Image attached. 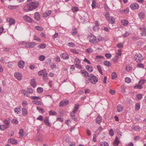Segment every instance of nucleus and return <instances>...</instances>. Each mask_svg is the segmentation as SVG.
I'll return each instance as SVG.
<instances>
[{"instance_id": "f257e3e1", "label": "nucleus", "mask_w": 146, "mask_h": 146, "mask_svg": "<svg viewBox=\"0 0 146 146\" xmlns=\"http://www.w3.org/2000/svg\"><path fill=\"white\" fill-rule=\"evenodd\" d=\"M98 78L96 76L92 74L90 75L89 80L91 83L93 84H96L98 82Z\"/></svg>"}, {"instance_id": "f03ea898", "label": "nucleus", "mask_w": 146, "mask_h": 146, "mask_svg": "<svg viewBox=\"0 0 146 146\" xmlns=\"http://www.w3.org/2000/svg\"><path fill=\"white\" fill-rule=\"evenodd\" d=\"M29 3L32 10L37 8L39 5L38 1H33Z\"/></svg>"}, {"instance_id": "7ed1b4c3", "label": "nucleus", "mask_w": 146, "mask_h": 146, "mask_svg": "<svg viewBox=\"0 0 146 146\" xmlns=\"http://www.w3.org/2000/svg\"><path fill=\"white\" fill-rule=\"evenodd\" d=\"M90 42L92 43H96L97 42L98 40L96 37L92 35H90L88 36Z\"/></svg>"}, {"instance_id": "20e7f679", "label": "nucleus", "mask_w": 146, "mask_h": 146, "mask_svg": "<svg viewBox=\"0 0 146 146\" xmlns=\"http://www.w3.org/2000/svg\"><path fill=\"white\" fill-rule=\"evenodd\" d=\"M134 58L135 60L137 62H140L143 60V57L140 54H136Z\"/></svg>"}, {"instance_id": "39448f33", "label": "nucleus", "mask_w": 146, "mask_h": 146, "mask_svg": "<svg viewBox=\"0 0 146 146\" xmlns=\"http://www.w3.org/2000/svg\"><path fill=\"white\" fill-rule=\"evenodd\" d=\"M25 45V47L27 48H34L36 45V44L34 42H31L26 43Z\"/></svg>"}, {"instance_id": "423d86ee", "label": "nucleus", "mask_w": 146, "mask_h": 146, "mask_svg": "<svg viewBox=\"0 0 146 146\" xmlns=\"http://www.w3.org/2000/svg\"><path fill=\"white\" fill-rule=\"evenodd\" d=\"M38 74L39 75H43V79H45L44 77H46V76L48 75L47 73H46V70L45 69L41 70L38 72Z\"/></svg>"}, {"instance_id": "0eeeda50", "label": "nucleus", "mask_w": 146, "mask_h": 146, "mask_svg": "<svg viewBox=\"0 0 146 146\" xmlns=\"http://www.w3.org/2000/svg\"><path fill=\"white\" fill-rule=\"evenodd\" d=\"M23 19L25 21L29 23H31L33 22V19L27 15H24L23 16Z\"/></svg>"}, {"instance_id": "6e6552de", "label": "nucleus", "mask_w": 146, "mask_h": 146, "mask_svg": "<svg viewBox=\"0 0 146 146\" xmlns=\"http://www.w3.org/2000/svg\"><path fill=\"white\" fill-rule=\"evenodd\" d=\"M130 7L132 9H137L139 8V6L138 3H135L131 5Z\"/></svg>"}, {"instance_id": "1a4fd4ad", "label": "nucleus", "mask_w": 146, "mask_h": 146, "mask_svg": "<svg viewBox=\"0 0 146 146\" xmlns=\"http://www.w3.org/2000/svg\"><path fill=\"white\" fill-rule=\"evenodd\" d=\"M24 10L26 12L32 11L29 3H27L24 7Z\"/></svg>"}, {"instance_id": "9d476101", "label": "nucleus", "mask_w": 146, "mask_h": 146, "mask_svg": "<svg viewBox=\"0 0 146 146\" xmlns=\"http://www.w3.org/2000/svg\"><path fill=\"white\" fill-rule=\"evenodd\" d=\"M15 76L18 80H21L22 78V75L19 72H17L15 74Z\"/></svg>"}, {"instance_id": "9b49d317", "label": "nucleus", "mask_w": 146, "mask_h": 146, "mask_svg": "<svg viewBox=\"0 0 146 146\" xmlns=\"http://www.w3.org/2000/svg\"><path fill=\"white\" fill-rule=\"evenodd\" d=\"M69 102L68 100H66L61 101L59 104L60 106H64L67 105Z\"/></svg>"}, {"instance_id": "f8f14e48", "label": "nucleus", "mask_w": 146, "mask_h": 146, "mask_svg": "<svg viewBox=\"0 0 146 146\" xmlns=\"http://www.w3.org/2000/svg\"><path fill=\"white\" fill-rule=\"evenodd\" d=\"M118 53H116L115 57L117 58L116 62H117L118 59L121 54V50L120 49H118L117 50Z\"/></svg>"}, {"instance_id": "ddd939ff", "label": "nucleus", "mask_w": 146, "mask_h": 146, "mask_svg": "<svg viewBox=\"0 0 146 146\" xmlns=\"http://www.w3.org/2000/svg\"><path fill=\"white\" fill-rule=\"evenodd\" d=\"M61 57L64 60H67L69 57L68 54L66 53H63L60 55Z\"/></svg>"}, {"instance_id": "4468645a", "label": "nucleus", "mask_w": 146, "mask_h": 146, "mask_svg": "<svg viewBox=\"0 0 146 146\" xmlns=\"http://www.w3.org/2000/svg\"><path fill=\"white\" fill-rule=\"evenodd\" d=\"M25 62L23 60L19 61L18 62V64L19 67L20 68H23L24 66Z\"/></svg>"}, {"instance_id": "2eb2a0df", "label": "nucleus", "mask_w": 146, "mask_h": 146, "mask_svg": "<svg viewBox=\"0 0 146 146\" xmlns=\"http://www.w3.org/2000/svg\"><path fill=\"white\" fill-rule=\"evenodd\" d=\"M140 29L141 30L142 32L141 33V35L142 36H145L146 35V30L145 28H140Z\"/></svg>"}, {"instance_id": "dca6fc26", "label": "nucleus", "mask_w": 146, "mask_h": 146, "mask_svg": "<svg viewBox=\"0 0 146 146\" xmlns=\"http://www.w3.org/2000/svg\"><path fill=\"white\" fill-rule=\"evenodd\" d=\"M51 11L50 10L45 12L43 14V17L45 18L46 17H47L51 15Z\"/></svg>"}, {"instance_id": "f3484780", "label": "nucleus", "mask_w": 146, "mask_h": 146, "mask_svg": "<svg viewBox=\"0 0 146 146\" xmlns=\"http://www.w3.org/2000/svg\"><path fill=\"white\" fill-rule=\"evenodd\" d=\"M107 20L108 21L109 23L111 24L114 23L115 22V19L113 16L110 17Z\"/></svg>"}, {"instance_id": "a211bd4d", "label": "nucleus", "mask_w": 146, "mask_h": 146, "mask_svg": "<svg viewBox=\"0 0 146 146\" xmlns=\"http://www.w3.org/2000/svg\"><path fill=\"white\" fill-rule=\"evenodd\" d=\"M119 143V140L118 138L117 137L115 138V140L114 141L113 145L114 146H117Z\"/></svg>"}, {"instance_id": "6ab92c4d", "label": "nucleus", "mask_w": 146, "mask_h": 146, "mask_svg": "<svg viewBox=\"0 0 146 146\" xmlns=\"http://www.w3.org/2000/svg\"><path fill=\"white\" fill-rule=\"evenodd\" d=\"M35 18L37 21H38L40 19V15L38 12H36L35 13Z\"/></svg>"}, {"instance_id": "aec40b11", "label": "nucleus", "mask_w": 146, "mask_h": 146, "mask_svg": "<svg viewBox=\"0 0 146 146\" xmlns=\"http://www.w3.org/2000/svg\"><path fill=\"white\" fill-rule=\"evenodd\" d=\"M102 117L100 115H98L96 119V122L97 123L100 124L102 121Z\"/></svg>"}, {"instance_id": "412c9836", "label": "nucleus", "mask_w": 146, "mask_h": 146, "mask_svg": "<svg viewBox=\"0 0 146 146\" xmlns=\"http://www.w3.org/2000/svg\"><path fill=\"white\" fill-rule=\"evenodd\" d=\"M8 127L6 125H0V129L2 131H4Z\"/></svg>"}, {"instance_id": "4be33fe9", "label": "nucleus", "mask_w": 146, "mask_h": 146, "mask_svg": "<svg viewBox=\"0 0 146 146\" xmlns=\"http://www.w3.org/2000/svg\"><path fill=\"white\" fill-rule=\"evenodd\" d=\"M8 142L12 144H16L17 143V141L14 139H10L8 140Z\"/></svg>"}, {"instance_id": "5701e85b", "label": "nucleus", "mask_w": 146, "mask_h": 146, "mask_svg": "<svg viewBox=\"0 0 146 146\" xmlns=\"http://www.w3.org/2000/svg\"><path fill=\"white\" fill-rule=\"evenodd\" d=\"M44 122L46 125L48 126L50 125V123L49 122L48 118V117H46L45 118Z\"/></svg>"}, {"instance_id": "b1692460", "label": "nucleus", "mask_w": 146, "mask_h": 146, "mask_svg": "<svg viewBox=\"0 0 146 146\" xmlns=\"http://www.w3.org/2000/svg\"><path fill=\"white\" fill-rule=\"evenodd\" d=\"M123 108L122 106H121L120 104H119L117 105V111L119 112H121L123 110Z\"/></svg>"}, {"instance_id": "393cba45", "label": "nucleus", "mask_w": 146, "mask_h": 146, "mask_svg": "<svg viewBox=\"0 0 146 146\" xmlns=\"http://www.w3.org/2000/svg\"><path fill=\"white\" fill-rule=\"evenodd\" d=\"M30 84L32 86L35 88L36 86V83L34 79L31 80L30 81Z\"/></svg>"}, {"instance_id": "a878e982", "label": "nucleus", "mask_w": 146, "mask_h": 146, "mask_svg": "<svg viewBox=\"0 0 146 146\" xmlns=\"http://www.w3.org/2000/svg\"><path fill=\"white\" fill-rule=\"evenodd\" d=\"M81 72L82 74H84L85 76H87L89 77L90 75H89V73L86 70H81Z\"/></svg>"}, {"instance_id": "bb28decb", "label": "nucleus", "mask_w": 146, "mask_h": 146, "mask_svg": "<svg viewBox=\"0 0 146 146\" xmlns=\"http://www.w3.org/2000/svg\"><path fill=\"white\" fill-rule=\"evenodd\" d=\"M138 15L139 18L141 19H142L145 17V14L141 12L139 13Z\"/></svg>"}, {"instance_id": "cd10ccee", "label": "nucleus", "mask_w": 146, "mask_h": 146, "mask_svg": "<svg viewBox=\"0 0 146 146\" xmlns=\"http://www.w3.org/2000/svg\"><path fill=\"white\" fill-rule=\"evenodd\" d=\"M22 113L23 115H25L28 114V113L27 109L25 108H23L22 109Z\"/></svg>"}, {"instance_id": "c85d7f7f", "label": "nucleus", "mask_w": 146, "mask_h": 146, "mask_svg": "<svg viewBox=\"0 0 146 146\" xmlns=\"http://www.w3.org/2000/svg\"><path fill=\"white\" fill-rule=\"evenodd\" d=\"M19 133L20 137H22L24 136V131L23 129H20Z\"/></svg>"}, {"instance_id": "c756f323", "label": "nucleus", "mask_w": 146, "mask_h": 146, "mask_svg": "<svg viewBox=\"0 0 146 146\" xmlns=\"http://www.w3.org/2000/svg\"><path fill=\"white\" fill-rule=\"evenodd\" d=\"M10 25H14L15 23V20L13 19H10L9 21Z\"/></svg>"}, {"instance_id": "7c9ffc66", "label": "nucleus", "mask_w": 146, "mask_h": 146, "mask_svg": "<svg viewBox=\"0 0 146 146\" xmlns=\"http://www.w3.org/2000/svg\"><path fill=\"white\" fill-rule=\"evenodd\" d=\"M101 146H109V144L107 142L105 141H102L100 143Z\"/></svg>"}, {"instance_id": "2f4dec72", "label": "nucleus", "mask_w": 146, "mask_h": 146, "mask_svg": "<svg viewBox=\"0 0 146 146\" xmlns=\"http://www.w3.org/2000/svg\"><path fill=\"white\" fill-rule=\"evenodd\" d=\"M86 51L88 53H91L93 52L94 50L92 48L89 47L86 49Z\"/></svg>"}, {"instance_id": "473e14b6", "label": "nucleus", "mask_w": 146, "mask_h": 146, "mask_svg": "<svg viewBox=\"0 0 146 146\" xmlns=\"http://www.w3.org/2000/svg\"><path fill=\"white\" fill-rule=\"evenodd\" d=\"M122 24L124 26L127 25L128 23V21L126 20H122L121 21Z\"/></svg>"}, {"instance_id": "72a5a7b5", "label": "nucleus", "mask_w": 146, "mask_h": 146, "mask_svg": "<svg viewBox=\"0 0 146 146\" xmlns=\"http://www.w3.org/2000/svg\"><path fill=\"white\" fill-rule=\"evenodd\" d=\"M21 110V108L19 107L18 108H15L14 111L15 113H16L17 114H18L20 113V111Z\"/></svg>"}, {"instance_id": "f704fd0d", "label": "nucleus", "mask_w": 146, "mask_h": 146, "mask_svg": "<svg viewBox=\"0 0 146 146\" xmlns=\"http://www.w3.org/2000/svg\"><path fill=\"white\" fill-rule=\"evenodd\" d=\"M86 68L90 72H92L93 70V68L88 65L86 66Z\"/></svg>"}, {"instance_id": "c9c22d12", "label": "nucleus", "mask_w": 146, "mask_h": 146, "mask_svg": "<svg viewBox=\"0 0 146 146\" xmlns=\"http://www.w3.org/2000/svg\"><path fill=\"white\" fill-rule=\"evenodd\" d=\"M69 138L68 136H65L64 138V142H68L70 141Z\"/></svg>"}, {"instance_id": "e433bc0d", "label": "nucleus", "mask_w": 146, "mask_h": 146, "mask_svg": "<svg viewBox=\"0 0 146 146\" xmlns=\"http://www.w3.org/2000/svg\"><path fill=\"white\" fill-rule=\"evenodd\" d=\"M70 50L72 52L75 54H78L79 53L78 51L75 49H71Z\"/></svg>"}, {"instance_id": "4c0bfd02", "label": "nucleus", "mask_w": 146, "mask_h": 146, "mask_svg": "<svg viewBox=\"0 0 146 146\" xmlns=\"http://www.w3.org/2000/svg\"><path fill=\"white\" fill-rule=\"evenodd\" d=\"M72 10L73 12H77L79 10V9L77 7H72Z\"/></svg>"}, {"instance_id": "58836bf2", "label": "nucleus", "mask_w": 146, "mask_h": 146, "mask_svg": "<svg viewBox=\"0 0 146 146\" xmlns=\"http://www.w3.org/2000/svg\"><path fill=\"white\" fill-rule=\"evenodd\" d=\"M111 76L112 79H114L117 77V75L115 72H113L111 74Z\"/></svg>"}, {"instance_id": "ea45409f", "label": "nucleus", "mask_w": 146, "mask_h": 146, "mask_svg": "<svg viewBox=\"0 0 146 146\" xmlns=\"http://www.w3.org/2000/svg\"><path fill=\"white\" fill-rule=\"evenodd\" d=\"M77 32V30L76 28H74L72 30V33L73 35H76Z\"/></svg>"}, {"instance_id": "a19ab883", "label": "nucleus", "mask_w": 146, "mask_h": 146, "mask_svg": "<svg viewBox=\"0 0 146 146\" xmlns=\"http://www.w3.org/2000/svg\"><path fill=\"white\" fill-rule=\"evenodd\" d=\"M32 103L35 104L40 105L41 102L38 100H34L32 101Z\"/></svg>"}, {"instance_id": "79ce46f5", "label": "nucleus", "mask_w": 146, "mask_h": 146, "mask_svg": "<svg viewBox=\"0 0 146 146\" xmlns=\"http://www.w3.org/2000/svg\"><path fill=\"white\" fill-rule=\"evenodd\" d=\"M109 133L110 135L112 137L114 135V131L112 129H110L109 131Z\"/></svg>"}, {"instance_id": "37998d69", "label": "nucleus", "mask_w": 146, "mask_h": 146, "mask_svg": "<svg viewBox=\"0 0 146 146\" xmlns=\"http://www.w3.org/2000/svg\"><path fill=\"white\" fill-rule=\"evenodd\" d=\"M37 91L38 93H42L43 91V89L41 87H38L37 88Z\"/></svg>"}, {"instance_id": "c03bdc74", "label": "nucleus", "mask_w": 146, "mask_h": 146, "mask_svg": "<svg viewBox=\"0 0 146 146\" xmlns=\"http://www.w3.org/2000/svg\"><path fill=\"white\" fill-rule=\"evenodd\" d=\"M96 1H93L92 5V7L93 9H94L96 6Z\"/></svg>"}, {"instance_id": "a18cd8bd", "label": "nucleus", "mask_w": 146, "mask_h": 146, "mask_svg": "<svg viewBox=\"0 0 146 146\" xmlns=\"http://www.w3.org/2000/svg\"><path fill=\"white\" fill-rule=\"evenodd\" d=\"M45 58V56L44 55H41L39 57V60L41 61H44Z\"/></svg>"}, {"instance_id": "49530a36", "label": "nucleus", "mask_w": 146, "mask_h": 146, "mask_svg": "<svg viewBox=\"0 0 146 146\" xmlns=\"http://www.w3.org/2000/svg\"><path fill=\"white\" fill-rule=\"evenodd\" d=\"M105 17L107 20L111 16H110L109 13L107 11L106 13Z\"/></svg>"}, {"instance_id": "de8ad7c7", "label": "nucleus", "mask_w": 146, "mask_h": 146, "mask_svg": "<svg viewBox=\"0 0 146 146\" xmlns=\"http://www.w3.org/2000/svg\"><path fill=\"white\" fill-rule=\"evenodd\" d=\"M140 104L138 103L135 104V109L136 110H139L140 108Z\"/></svg>"}, {"instance_id": "09e8293b", "label": "nucleus", "mask_w": 146, "mask_h": 146, "mask_svg": "<svg viewBox=\"0 0 146 146\" xmlns=\"http://www.w3.org/2000/svg\"><path fill=\"white\" fill-rule=\"evenodd\" d=\"M130 33L129 32H126L125 34L122 35L123 37H127L130 34Z\"/></svg>"}, {"instance_id": "8fccbe9b", "label": "nucleus", "mask_w": 146, "mask_h": 146, "mask_svg": "<svg viewBox=\"0 0 146 146\" xmlns=\"http://www.w3.org/2000/svg\"><path fill=\"white\" fill-rule=\"evenodd\" d=\"M12 122L13 124L15 125H17L18 123V120L15 119H13L12 120Z\"/></svg>"}, {"instance_id": "3c124183", "label": "nucleus", "mask_w": 146, "mask_h": 146, "mask_svg": "<svg viewBox=\"0 0 146 146\" xmlns=\"http://www.w3.org/2000/svg\"><path fill=\"white\" fill-rule=\"evenodd\" d=\"M134 88H135L136 89H141L142 88V87L141 85H137L134 86Z\"/></svg>"}, {"instance_id": "603ef678", "label": "nucleus", "mask_w": 146, "mask_h": 146, "mask_svg": "<svg viewBox=\"0 0 146 146\" xmlns=\"http://www.w3.org/2000/svg\"><path fill=\"white\" fill-rule=\"evenodd\" d=\"M31 98L32 100H40V98L38 96H32L31 97Z\"/></svg>"}, {"instance_id": "864d4df0", "label": "nucleus", "mask_w": 146, "mask_h": 146, "mask_svg": "<svg viewBox=\"0 0 146 146\" xmlns=\"http://www.w3.org/2000/svg\"><path fill=\"white\" fill-rule=\"evenodd\" d=\"M97 68L98 71L101 74H102V72L100 66V65H98L97 66Z\"/></svg>"}, {"instance_id": "5fc2aeb1", "label": "nucleus", "mask_w": 146, "mask_h": 146, "mask_svg": "<svg viewBox=\"0 0 146 146\" xmlns=\"http://www.w3.org/2000/svg\"><path fill=\"white\" fill-rule=\"evenodd\" d=\"M132 68L131 66H126V70L127 72H129L131 70Z\"/></svg>"}, {"instance_id": "6e6d98bb", "label": "nucleus", "mask_w": 146, "mask_h": 146, "mask_svg": "<svg viewBox=\"0 0 146 146\" xmlns=\"http://www.w3.org/2000/svg\"><path fill=\"white\" fill-rule=\"evenodd\" d=\"M104 56H96V60H97V61H99L100 59L102 58H104Z\"/></svg>"}, {"instance_id": "4d7b16f0", "label": "nucleus", "mask_w": 146, "mask_h": 146, "mask_svg": "<svg viewBox=\"0 0 146 146\" xmlns=\"http://www.w3.org/2000/svg\"><path fill=\"white\" fill-rule=\"evenodd\" d=\"M74 61L76 63V64H79L80 63V60L79 58H76L74 59Z\"/></svg>"}, {"instance_id": "13d9d810", "label": "nucleus", "mask_w": 146, "mask_h": 146, "mask_svg": "<svg viewBox=\"0 0 146 146\" xmlns=\"http://www.w3.org/2000/svg\"><path fill=\"white\" fill-rule=\"evenodd\" d=\"M19 7L18 5L17 6H12L11 5L9 6V8L10 9H16Z\"/></svg>"}, {"instance_id": "bf43d9fd", "label": "nucleus", "mask_w": 146, "mask_h": 146, "mask_svg": "<svg viewBox=\"0 0 146 146\" xmlns=\"http://www.w3.org/2000/svg\"><path fill=\"white\" fill-rule=\"evenodd\" d=\"M102 129V127H99L97 130L96 131H95V133H99L101 131Z\"/></svg>"}, {"instance_id": "052dcab7", "label": "nucleus", "mask_w": 146, "mask_h": 146, "mask_svg": "<svg viewBox=\"0 0 146 146\" xmlns=\"http://www.w3.org/2000/svg\"><path fill=\"white\" fill-rule=\"evenodd\" d=\"M27 91L29 93H32L33 92V90L32 88H29L27 90Z\"/></svg>"}, {"instance_id": "680f3d73", "label": "nucleus", "mask_w": 146, "mask_h": 146, "mask_svg": "<svg viewBox=\"0 0 146 146\" xmlns=\"http://www.w3.org/2000/svg\"><path fill=\"white\" fill-rule=\"evenodd\" d=\"M68 45L69 46L74 47L75 46V44L73 42H69L68 44Z\"/></svg>"}, {"instance_id": "e2e57ef3", "label": "nucleus", "mask_w": 146, "mask_h": 146, "mask_svg": "<svg viewBox=\"0 0 146 146\" xmlns=\"http://www.w3.org/2000/svg\"><path fill=\"white\" fill-rule=\"evenodd\" d=\"M125 82L127 83H129L131 82V79L129 78L126 77L125 79Z\"/></svg>"}, {"instance_id": "0e129e2a", "label": "nucleus", "mask_w": 146, "mask_h": 146, "mask_svg": "<svg viewBox=\"0 0 146 146\" xmlns=\"http://www.w3.org/2000/svg\"><path fill=\"white\" fill-rule=\"evenodd\" d=\"M34 39L35 40H36L39 41H41V39L35 35L34 36Z\"/></svg>"}, {"instance_id": "69168bd1", "label": "nucleus", "mask_w": 146, "mask_h": 146, "mask_svg": "<svg viewBox=\"0 0 146 146\" xmlns=\"http://www.w3.org/2000/svg\"><path fill=\"white\" fill-rule=\"evenodd\" d=\"M104 64L107 66H110V62L108 61H105L104 62Z\"/></svg>"}, {"instance_id": "338daca9", "label": "nucleus", "mask_w": 146, "mask_h": 146, "mask_svg": "<svg viewBox=\"0 0 146 146\" xmlns=\"http://www.w3.org/2000/svg\"><path fill=\"white\" fill-rule=\"evenodd\" d=\"M35 28L36 30L39 31H42L43 30V29L38 26H36L35 27Z\"/></svg>"}, {"instance_id": "774afa93", "label": "nucleus", "mask_w": 146, "mask_h": 146, "mask_svg": "<svg viewBox=\"0 0 146 146\" xmlns=\"http://www.w3.org/2000/svg\"><path fill=\"white\" fill-rule=\"evenodd\" d=\"M46 45L45 44H40L38 46L42 48H44L46 47Z\"/></svg>"}]
</instances>
